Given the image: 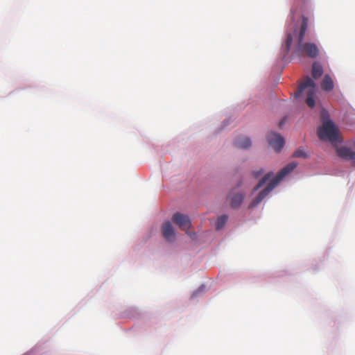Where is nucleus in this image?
Masks as SVG:
<instances>
[{
    "mask_svg": "<svg viewBox=\"0 0 355 355\" xmlns=\"http://www.w3.org/2000/svg\"><path fill=\"white\" fill-rule=\"evenodd\" d=\"M338 129L334 123L330 120H324L322 127L319 128L317 133H337Z\"/></svg>",
    "mask_w": 355,
    "mask_h": 355,
    "instance_id": "obj_8",
    "label": "nucleus"
},
{
    "mask_svg": "<svg viewBox=\"0 0 355 355\" xmlns=\"http://www.w3.org/2000/svg\"><path fill=\"white\" fill-rule=\"evenodd\" d=\"M297 166V163L292 162L284 166L268 184V186L261 191L258 196L252 200L250 207H253L260 203L268 193L277 186L279 182L288 174L292 172Z\"/></svg>",
    "mask_w": 355,
    "mask_h": 355,
    "instance_id": "obj_3",
    "label": "nucleus"
},
{
    "mask_svg": "<svg viewBox=\"0 0 355 355\" xmlns=\"http://www.w3.org/2000/svg\"><path fill=\"white\" fill-rule=\"evenodd\" d=\"M205 286L204 285H202L199 288L193 293V297L197 296L198 294L200 292H203L205 291Z\"/></svg>",
    "mask_w": 355,
    "mask_h": 355,
    "instance_id": "obj_16",
    "label": "nucleus"
},
{
    "mask_svg": "<svg viewBox=\"0 0 355 355\" xmlns=\"http://www.w3.org/2000/svg\"><path fill=\"white\" fill-rule=\"evenodd\" d=\"M263 173V171L262 169H260L259 171H253V175L255 177V178H258L261 175H262V173Z\"/></svg>",
    "mask_w": 355,
    "mask_h": 355,
    "instance_id": "obj_17",
    "label": "nucleus"
},
{
    "mask_svg": "<svg viewBox=\"0 0 355 355\" xmlns=\"http://www.w3.org/2000/svg\"><path fill=\"white\" fill-rule=\"evenodd\" d=\"M312 76L315 79L320 78L323 73L322 65L318 62H313L312 64Z\"/></svg>",
    "mask_w": 355,
    "mask_h": 355,
    "instance_id": "obj_10",
    "label": "nucleus"
},
{
    "mask_svg": "<svg viewBox=\"0 0 355 355\" xmlns=\"http://www.w3.org/2000/svg\"><path fill=\"white\" fill-rule=\"evenodd\" d=\"M162 232L164 238L167 241L173 242L175 240V233L170 222H166L162 225Z\"/></svg>",
    "mask_w": 355,
    "mask_h": 355,
    "instance_id": "obj_7",
    "label": "nucleus"
},
{
    "mask_svg": "<svg viewBox=\"0 0 355 355\" xmlns=\"http://www.w3.org/2000/svg\"><path fill=\"white\" fill-rule=\"evenodd\" d=\"M23 355H29V354L26 353V354H23Z\"/></svg>",
    "mask_w": 355,
    "mask_h": 355,
    "instance_id": "obj_19",
    "label": "nucleus"
},
{
    "mask_svg": "<svg viewBox=\"0 0 355 355\" xmlns=\"http://www.w3.org/2000/svg\"><path fill=\"white\" fill-rule=\"evenodd\" d=\"M243 195L241 193H236L231 198L230 205L232 208L239 207L243 202Z\"/></svg>",
    "mask_w": 355,
    "mask_h": 355,
    "instance_id": "obj_12",
    "label": "nucleus"
},
{
    "mask_svg": "<svg viewBox=\"0 0 355 355\" xmlns=\"http://www.w3.org/2000/svg\"><path fill=\"white\" fill-rule=\"evenodd\" d=\"M334 84L332 78L328 74H326L322 82H321V87L324 91L330 92L334 89Z\"/></svg>",
    "mask_w": 355,
    "mask_h": 355,
    "instance_id": "obj_9",
    "label": "nucleus"
},
{
    "mask_svg": "<svg viewBox=\"0 0 355 355\" xmlns=\"http://www.w3.org/2000/svg\"><path fill=\"white\" fill-rule=\"evenodd\" d=\"M268 141L270 146L276 152H280L285 145V139L281 135H270Z\"/></svg>",
    "mask_w": 355,
    "mask_h": 355,
    "instance_id": "obj_6",
    "label": "nucleus"
},
{
    "mask_svg": "<svg viewBox=\"0 0 355 355\" xmlns=\"http://www.w3.org/2000/svg\"><path fill=\"white\" fill-rule=\"evenodd\" d=\"M317 88L315 83L311 78L307 76L295 92V97L297 98L300 96L302 93L306 94V98L305 102L306 105L310 107H313L315 106V96Z\"/></svg>",
    "mask_w": 355,
    "mask_h": 355,
    "instance_id": "obj_4",
    "label": "nucleus"
},
{
    "mask_svg": "<svg viewBox=\"0 0 355 355\" xmlns=\"http://www.w3.org/2000/svg\"><path fill=\"white\" fill-rule=\"evenodd\" d=\"M196 234L193 233V234H190V236L192 238V239H194Z\"/></svg>",
    "mask_w": 355,
    "mask_h": 355,
    "instance_id": "obj_18",
    "label": "nucleus"
},
{
    "mask_svg": "<svg viewBox=\"0 0 355 355\" xmlns=\"http://www.w3.org/2000/svg\"><path fill=\"white\" fill-rule=\"evenodd\" d=\"M172 220L182 230L187 231L189 234L188 230L191 223L188 216L177 212L173 214Z\"/></svg>",
    "mask_w": 355,
    "mask_h": 355,
    "instance_id": "obj_5",
    "label": "nucleus"
},
{
    "mask_svg": "<svg viewBox=\"0 0 355 355\" xmlns=\"http://www.w3.org/2000/svg\"><path fill=\"white\" fill-rule=\"evenodd\" d=\"M252 142L249 138L243 137L236 139L235 146L237 148L246 149L251 146Z\"/></svg>",
    "mask_w": 355,
    "mask_h": 355,
    "instance_id": "obj_11",
    "label": "nucleus"
},
{
    "mask_svg": "<svg viewBox=\"0 0 355 355\" xmlns=\"http://www.w3.org/2000/svg\"><path fill=\"white\" fill-rule=\"evenodd\" d=\"M227 220V216L226 215H223V216H219L216 223V230L221 229L225 225Z\"/></svg>",
    "mask_w": 355,
    "mask_h": 355,
    "instance_id": "obj_13",
    "label": "nucleus"
},
{
    "mask_svg": "<svg viewBox=\"0 0 355 355\" xmlns=\"http://www.w3.org/2000/svg\"><path fill=\"white\" fill-rule=\"evenodd\" d=\"M320 141L330 143L335 148L337 155L344 160L352 161L355 166V141L340 146L343 141V135H318Z\"/></svg>",
    "mask_w": 355,
    "mask_h": 355,
    "instance_id": "obj_2",
    "label": "nucleus"
},
{
    "mask_svg": "<svg viewBox=\"0 0 355 355\" xmlns=\"http://www.w3.org/2000/svg\"><path fill=\"white\" fill-rule=\"evenodd\" d=\"M272 175V173H268L259 182L257 186L254 188V191L258 190L260 187H261Z\"/></svg>",
    "mask_w": 355,
    "mask_h": 355,
    "instance_id": "obj_14",
    "label": "nucleus"
},
{
    "mask_svg": "<svg viewBox=\"0 0 355 355\" xmlns=\"http://www.w3.org/2000/svg\"><path fill=\"white\" fill-rule=\"evenodd\" d=\"M308 27V18L303 16L300 26L298 31L296 28L293 29V32H288L286 35V39L284 44L285 53L287 54L290 51L291 44L293 43V37H296L297 42V51L300 54H305L311 58H315L320 53L318 46L312 42H303V39Z\"/></svg>",
    "mask_w": 355,
    "mask_h": 355,
    "instance_id": "obj_1",
    "label": "nucleus"
},
{
    "mask_svg": "<svg viewBox=\"0 0 355 355\" xmlns=\"http://www.w3.org/2000/svg\"><path fill=\"white\" fill-rule=\"evenodd\" d=\"M293 157L306 158L308 157L306 153L303 148H297L293 154Z\"/></svg>",
    "mask_w": 355,
    "mask_h": 355,
    "instance_id": "obj_15",
    "label": "nucleus"
}]
</instances>
